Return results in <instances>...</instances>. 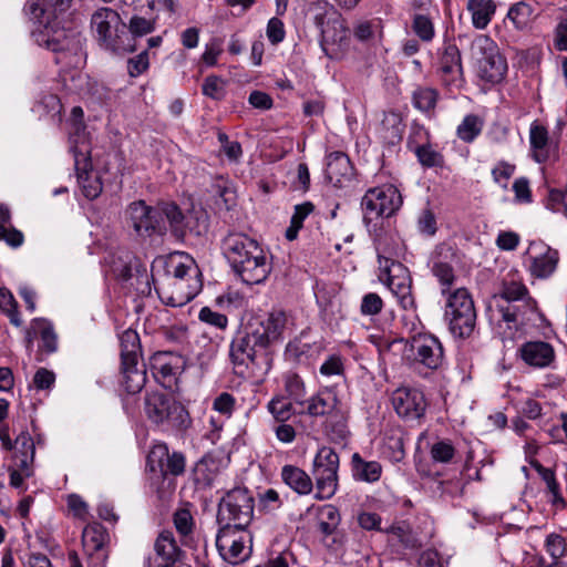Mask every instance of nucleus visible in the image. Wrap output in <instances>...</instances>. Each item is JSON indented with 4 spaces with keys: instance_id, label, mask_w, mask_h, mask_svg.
Returning a JSON list of instances; mask_svg holds the SVG:
<instances>
[{
    "instance_id": "nucleus-1",
    "label": "nucleus",
    "mask_w": 567,
    "mask_h": 567,
    "mask_svg": "<svg viewBox=\"0 0 567 567\" xmlns=\"http://www.w3.org/2000/svg\"><path fill=\"white\" fill-rule=\"evenodd\" d=\"M221 251L245 284H260L271 272V262L261 245L243 231H228L221 239Z\"/></svg>"
},
{
    "instance_id": "nucleus-2",
    "label": "nucleus",
    "mask_w": 567,
    "mask_h": 567,
    "mask_svg": "<svg viewBox=\"0 0 567 567\" xmlns=\"http://www.w3.org/2000/svg\"><path fill=\"white\" fill-rule=\"evenodd\" d=\"M73 0H38L29 7L31 14L43 24V31L38 41L52 52L62 54L56 56V63L64 58L76 55L81 49L80 35L73 29L60 27L59 16L64 14L72 6Z\"/></svg>"
},
{
    "instance_id": "nucleus-3",
    "label": "nucleus",
    "mask_w": 567,
    "mask_h": 567,
    "mask_svg": "<svg viewBox=\"0 0 567 567\" xmlns=\"http://www.w3.org/2000/svg\"><path fill=\"white\" fill-rule=\"evenodd\" d=\"M202 272L195 260L185 252H175L165 261V280L156 288L162 301L182 307L202 290Z\"/></svg>"
},
{
    "instance_id": "nucleus-4",
    "label": "nucleus",
    "mask_w": 567,
    "mask_h": 567,
    "mask_svg": "<svg viewBox=\"0 0 567 567\" xmlns=\"http://www.w3.org/2000/svg\"><path fill=\"white\" fill-rule=\"evenodd\" d=\"M308 19L320 31V47L332 60H341L350 48V31L346 19L329 2L318 0L309 4Z\"/></svg>"
},
{
    "instance_id": "nucleus-5",
    "label": "nucleus",
    "mask_w": 567,
    "mask_h": 567,
    "mask_svg": "<svg viewBox=\"0 0 567 567\" xmlns=\"http://www.w3.org/2000/svg\"><path fill=\"white\" fill-rule=\"evenodd\" d=\"M229 358L234 372L243 378L262 380L271 370L274 352L260 349L255 343L251 332L246 326L245 331L239 332L231 341Z\"/></svg>"
},
{
    "instance_id": "nucleus-6",
    "label": "nucleus",
    "mask_w": 567,
    "mask_h": 567,
    "mask_svg": "<svg viewBox=\"0 0 567 567\" xmlns=\"http://www.w3.org/2000/svg\"><path fill=\"white\" fill-rule=\"evenodd\" d=\"M144 411L147 419L163 431L184 433L192 425L186 408L173 396L161 392H146Z\"/></svg>"
},
{
    "instance_id": "nucleus-7",
    "label": "nucleus",
    "mask_w": 567,
    "mask_h": 567,
    "mask_svg": "<svg viewBox=\"0 0 567 567\" xmlns=\"http://www.w3.org/2000/svg\"><path fill=\"white\" fill-rule=\"evenodd\" d=\"M374 241L378 251L380 280L383 281L398 298L403 309H413L415 301L412 296V278L409 269L403 264L386 256L390 254L386 247V238L379 235Z\"/></svg>"
},
{
    "instance_id": "nucleus-8",
    "label": "nucleus",
    "mask_w": 567,
    "mask_h": 567,
    "mask_svg": "<svg viewBox=\"0 0 567 567\" xmlns=\"http://www.w3.org/2000/svg\"><path fill=\"white\" fill-rule=\"evenodd\" d=\"M91 28L104 49L118 54L135 51L133 37L115 10L106 7L97 9L91 17Z\"/></svg>"
},
{
    "instance_id": "nucleus-9",
    "label": "nucleus",
    "mask_w": 567,
    "mask_h": 567,
    "mask_svg": "<svg viewBox=\"0 0 567 567\" xmlns=\"http://www.w3.org/2000/svg\"><path fill=\"white\" fill-rule=\"evenodd\" d=\"M254 508L251 492L244 486L234 487L218 503L217 523L223 527L247 528L252 520Z\"/></svg>"
},
{
    "instance_id": "nucleus-10",
    "label": "nucleus",
    "mask_w": 567,
    "mask_h": 567,
    "mask_svg": "<svg viewBox=\"0 0 567 567\" xmlns=\"http://www.w3.org/2000/svg\"><path fill=\"white\" fill-rule=\"evenodd\" d=\"M445 317L454 336L467 338L476 323L474 301L465 288H458L447 297Z\"/></svg>"
},
{
    "instance_id": "nucleus-11",
    "label": "nucleus",
    "mask_w": 567,
    "mask_h": 567,
    "mask_svg": "<svg viewBox=\"0 0 567 567\" xmlns=\"http://www.w3.org/2000/svg\"><path fill=\"white\" fill-rule=\"evenodd\" d=\"M339 455L328 446L321 447L315 460L312 474L316 481L318 499L331 498L338 488Z\"/></svg>"
},
{
    "instance_id": "nucleus-12",
    "label": "nucleus",
    "mask_w": 567,
    "mask_h": 567,
    "mask_svg": "<svg viewBox=\"0 0 567 567\" xmlns=\"http://www.w3.org/2000/svg\"><path fill=\"white\" fill-rule=\"evenodd\" d=\"M403 199L400 190L393 184H383L369 188L362 198V208L365 218H389L402 206Z\"/></svg>"
},
{
    "instance_id": "nucleus-13",
    "label": "nucleus",
    "mask_w": 567,
    "mask_h": 567,
    "mask_svg": "<svg viewBox=\"0 0 567 567\" xmlns=\"http://www.w3.org/2000/svg\"><path fill=\"white\" fill-rule=\"evenodd\" d=\"M216 547L221 558L229 564L245 561L251 554V536L246 528L220 526Z\"/></svg>"
},
{
    "instance_id": "nucleus-14",
    "label": "nucleus",
    "mask_w": 567,
    "mask_h": 567,
    "mask_svg": "<svg viewBox=\"0 0 567 567\" xmlns=\"http://www.w3.org/2000/svg\"><path fill=\"white\" fill-rule=\"evenodd\" d=\"M405 354L413 363L430 370H437L444 361V350L440 340L429 333L412 336L405 344Z\"/></svg>"
},
{
    "instance_id": "nucleus-15",
    "label": "nucleus",
    "mask_w": 567,
    "mask_h": 567,
    "mask_svg": "<svg viewBox=\"0 0 567 567\" xmlns=\"http://www.w3.org/2000/svg\"><path fill=\"white\" fill-rule=\"evenodd\" d=\"M474 48L480 54L477 58L480 78L491 83L502 81L507 71V63L495 42L486 35H481L475 40Z\"/></svg>"
},
{
    "instance_id": "nucleus-16",
    "label": "nucleus",
    "mask_w": 567,
    "mask_h": 567,
    "mask_svg": "<svg viewBox=\"0 0 567 567\" xmlns=\"http://www.w3.org/2000/svg\"><path fill=\"white\" fill-rule=\"evenodd\" d=\"M287 320L284 311L274 310L266 317L252 318L247 327L255 343L259 344L260 349L271 350V347L282 339Z\"/></svg>"
},
{
    "instance_id": "nucleus-17",
    "label": "nucleus",
    "mask_w": 567,
    "mask_h": 567,
    "mask_svg": "<svg viewBox=\"0 0 567 567\" xmlns=\"http://www.w3.org/2000/svg\"><path fill=\"white\" fill-rule=\"evenodd\" d=\"M83 553L87 567H106L110 554V535L100 523L87 524L81 536Z\"/></svg>"
},
{
    "instance_id": "nucleus-18",
    "label": "nucleus",
    "mask_w": 567,
    "mask_h": 567,
    "mask_svg": "<svg viewBox=\"0 0 567 567\" xmlns=\"http://www.w3.org/2000/svg\"><path fill=\"white\" fill-rule=\"evenodd\" d=\"M146 467L151 473L163 472L177 477L185 473L186 457L182 452L169 453L166 443L155 442L147 454Z\"/></svg>"
},
{
    "instance_id": "nucleus-19",
    "label": "nucleus",
    "mask_w": 567,
    "mask_h": 567,
    "mask_svg": "<svg viewBox=\"0 0 567 567\" xmlns=\"http://www.w3.org/2000/svg\"><path fill=\"white\" fill-rule=\"evenodd\" d=\"M391 401L395 412L408 420L423 417L427 409L424 393L415 388H398L393 391Z\"/></svg>"
},
{
    "instance_id": "nucleus-20",
    "label": "nucleus",
    "mask_w": 567,
    "mask_h": 567,
    "mask_svg": "<svg viewBox=\"0 0 567 567\" xmlns=\"http://www.w3.org/2000/svg\"><path fill=\"white\" fill-rule=\"evenodd\" d=\"M442 83L449 90H460L463 86V68L460 50L455 44L444 48L439 62Z\"/></svg>"
},
{
    "instance_id": "nucleus-21",
    "label": "nucleus",
    "mask_w": 567,
    "mask_h": 567,
    "mask_svg": "<svg viewBox=\"0 0 567 567\" xmlns=\"http://www.w3.org/2000/svg\"><path fill=\"white\" fill-rule=\"evenodd\" d=\"M73 157L78 183L83 195L89 199H95L102 192V183L92 169L89 152L74 148Z\"/></svg>"
},
{
    "instance_id": "nucleus-22",
    "label": "nucleus",
    "mask_w": 567,
    "mask_h": 567,
    "mask_svg": "<svg viewBox=\"0 0 567 567\" xmlns=\"http://www.w3.org/2000/svg\"><path fill=\"white\" fill-rule=\"evenodd\" d=\"M130 224L138 236H151L159 229L161 213L144 202H134L127 209Z\"/></svg>"
},
{
    "instance_id": "nucleus-23",
    "label": "nucleus",
    "mask_w": 567,
    "mask_h": 567,
    "mask_svg": "<svg viewBox=\"0 0 567 567\" xmlns=\"http://www.w3.org/2000/svg\"><path fill=\"white\" fill-rule=\"evenodd\" d=\"M326 175L334 187H347L354 177V168L348 155L342 152H333L329 154Z\"/></svg>"
},
{
    "instance_id": "nucleus-24",
    "label": "nucleus",
    "mask_w": 567,
    "mask_h": 567,
    "mask_svg": "<svg viewBox=\"0 0 567 567\" xmlns=\"http://www.w3.org/2000/svg\"><path fill=\"white\" fill-rule=\"evenodd\" d=\"M518 353L520 359L533 368H547L555 361L554 347L545 341H527L523 343Z\"/></svg>"
},
{
    "instance_id": "nucleus-25",
    "label": "nucleus",
    "mask_w": 567,
    "mask_h": 567,
    "mask_svg": "<svg viewBox=\"0 0 567 567\" xmlns=\"http://www.w3.org/2000/svg\"><path fill=\"white\" fill-rule=\"evenodd\" d=\"M533 248H538L539 251L536 256L530 257V275L538 279H547L557 269L559 252L543 243L533 245Z\"/></svg>"
},
{
    "instance_id": "nucleus-26",
    "label": "nucleus",
    "mask_w": 567,
    "mask_h": 567,
    "mask_svg": "<svg viewBox=\"0 0 567 567\" xmlns=\"http://www.w3.org/2000/svg\"><path fill=\"white\" fill-rule=\"evenodd\" d=\"M120 385L127 394L140 393L146 384L147 373L145 364L138 361H121Z\"/></svg>"
},
{
    "instance_id": "nucleus-27",
    "label": "nucleus",
    "mask_w": 567,
    "mask_h": 567,
    "mask_svg": "<svg viewBox=\"0 0 567 567\" xmlns=\"http://www.w3.org/2000/svg\"><path fill=\"white\" fill-rule=\"evenodd\" d=\"M529 144L530 156L535 162L542 164L549 159L551 151L554 150L549 132L547 127L537 121L530 124Z\"/></svg>"
},
{
    "instance_id": "nucleus-28",
    "label": "nucleus",
    "mask_w": 567,
    "mask_h": 567,
    "mask_svg": "<svg viewBox=\"0 0 567 567\" xmlns=\"http://www.w3.org/2000/svg\"><path fill=\"white\" fill-rule=\"evenodd\" d=\"M154 549L159 559L158 567H173L183 556V550L169 530H164L157 536Z\"/></svg>"
},
{
    "instance_id": "nucleus-29",
    "label": "nucleus",
    "mask_w": 567,
    "mask_h": 567,
    "mask_svg": "<svg viewBox=\"0 0 567 567\" xmlns=\"http://www.w3.org/2000/svg\"><path fill=\"white\" fill-rule=\"evenodd\" d=\"M488 316L493 324L502 329L503 323L506 324V329L513 331L516 329L518 321V307L505 302L503 299L493 298L488 306Z\"/></svg>"
},
{
    "instance_id": "nucleus-30",
    "label": "nucleus",
    "mask_w": 567,
    "mask_h": 567,
    "mask_svg": "<svg viewBox=\"0 0 567 567\" xmlns=\"http://www.w3.org/2000/svg\"><path fill=\"white\" fill-rule=\"evenodd\" d=\"M493 298H499L509 303L524 301L530 310H535L537 306L536 301L529 296L527 287L516 280H504L499 292L494 295Z\"/></svg>"
},
{
    "instance_id": "nucleus-31",
    "label": "nucleus",
    "mask_w": 567,
    "mask_h": 567,
    "mask_svg": "<svg viewBox=\"0 0 567 567\" xmlns=\"http://www.w3.org/2000/svg\"><path fill=\"white\" fill-rule=\"evenodd\" d=\"M281 478L285 484L300 495H308L313 488L311 477L295 465H285L281 470Z\"/></svg>"
},
{
    "instance_id": "nucleus-32",
    "label": "nucleus",
    "mask_w": 567,
    "mask_h": 567,
    "mask_svg": "<svg viewBox=\"0 0 567 567\" xmlns=\"http://www.w3.org/2000/svg\"><path fill=\"white\" fill-rule=\"evenodd\" d=\"M353 477L357 481L374 483L380 480L382 466L377 461H365L359 453L351 458Z\"/></svg>"
},
{
    "instance_id": "nucleus-33",
    "label": "nucleus",
    "mask_w": 567,
    "mask_h": 567,
    "mask_svg": "<svg viewBox=\"0 0 567 567\" xmlns=\"http://www.w3.org/2000/svg\"><path fill=\"white\" fill-rule=\"evenodd\" d=\"M151 492L157 497L161 504L169 503L175 494L176 482L174 476L165 473H152L150 477Z\"/></svg>"
},
{
    "instance_id": "nucleus-34",
    "label": "nucleus",
    "mask_w": 567,
    "mask_h": 567,
    "mask_svg": "<svg viewBox=\"0 0 567 567\" xmlns=\"http://www.w3.org/2000/svg\"><path fill=\"white\" fill-rule=\"evenodd\" d=\"M466 8L472 14L473 25L480 30L489 24L496 11V4L493 0H468Z\"/></svg>"
},
{
    "instance_id": "nucleus-35",
    "label": "nucleus",
    "mask_w": 567,
    "mask_h": 567,
    "mask_svg": "<svg viewBox=\"0 0 567 567\" xmlns=\"http://www.w3.org/2000/svg\"><path fill=\"white\" fill-rule=\"evenodd\" d=\"M121 361L132 362L142 358V346L138 333L126 329L120 334Z\"/></svg>"
},
{
    "instance_id": "nucleus-36",
    "label": "nucleus",
    "mask_w": 567,
    "mask_h": 567,
    "mask_svg": "<svg viewBox=\"0 0 567 567\" xmlns=\"http://www.w3.org/2000/svg\"><path fill=\"white\" fill-rule=\"evenodd\" d=\"M178 357L171 351H158L150 359V365L155 375L171 378L176 374Z\"/></svg>"
},
{
    "instance_id": "nucleus-37",
    "label": "nucleus",
    "mask_w": 567,
    "mask_h": 567,
    "mask_svg": "<svg viewBox=\"0 0 567 567\" xmlns=\"http://www.w3.org/2000/svg\"><path fill=\"white\" fill-rule=\"evenodd\" d=\"M337 403L338 399L334 393L322 391L307 401L306 412L310 416H323L331 413L336 409Z\"/></svg>"
},
{
    "instance_id": "nucleus-38",
    "label": "nucleus",
    "mask_w": 567,
    "mask_h": 567,
    "mask_svg": "<svg viewBox=\"0 0 567 567\" xmlns=\"http://www.w3.org/2000/svg\"><path fill=\"white\" fill-rule=\"evenodd\" d=\"M404 125L402 118L398 113L390 112L384 114L380 125L381 137L388 144H396L402 140Z\"/></svg>"
},
{
    "instance_id": "nucleus-39",
    "label": "nucleus",
    "mask_w": 567,
    "mask_h": 567,
    "mask_svg": "<svg viewBox=\"0 0 567 567\" xmlns=\"http://www.w3.org/2000/svg\"><path fill=\"white\" fill-rule=\"evenodd\" d=\"M206 229V214L204 212L192 210L185 215L181 230H177L176 234L182 237L186 235L202 236Z\"/></svg>"
},
{
    "instance_id": "nucleus-40",
    "label": "nucleus",
    "mask_w": 567,
    "mask_h": 567,
    "mask_svg": "<svg viewBox=\"0 0 567 567\" xmlns=\"http://www.w3.org/2000/svg\"><path fill=\"white\" fill-rule=\"evenodd\" d=\"M535 8L524 1L513 4L507 13V18L514 23L518 30H524L535 19Z\"/></svg>"
},
{
    "instance_id": "nucleus-41",
    "label": "nucleus",
    "mask_w": 567,
    "mask_h": 567,
    "mask_svg": "<svg viewBox=\"0 0 567 567\" xmlns=\"http://www.w3.org/2000/svg\"><path fill=\"white\" fill-rule=\"evenodd\" d=\"M32 327L40 333V350L45 353L55 352L58 349V337L51 322L45 319L38 318L32 321Z\"/></svg>"
},
{
    "instance_id": "nucleus-42",
    "label": "nucleus",
    "mask_w": 567,
    "mask_h": 567,
    "mask_svg": "<svg viewBox=\"0 0 567 567\" xmlns=\"http://www.w3.org/2000/svg\"><path fill=\"white\" fill-rule=\"evenodd\" d=\"M484 121L475 114L466 115L456 128L457 137L465 142L472 143L482 133Z\"/></svg>"
},
{
    "instance_id": "nucleus-43",
    "label": "nucleus",
    "mask_w": 567,
    "mask_h": 567,
    "mask_svg": "<svg viewBox=\"0 0 567 567\" xmlns=\"http://www.w3.org/2000/svg\"><path fill=\"white\" fill-rule=\"evenodd\" d=\"M340 520L341 516L336 506L327 504L319 508V530L324 536L332 535L339 526Z\"/></svg>"
},
{
    "instance_id": "nucleus-44",
    "label": "nucleus",
    "mask_w": 567,
    "mask_h": 567,
    "mask_svg": "<svg viewBox=\"0 0 567 567\" xmlns=\"http://www.w3.org/2000/svg\"><path fill=\"white\" fill-rule=\"evenodd\" d=\"M439 100V92L433 87L419 86L413 92V105L425 113L433 112L435 110Z\"/></svg>"
},
{
    "instance_id": "nucleus-45",
    "label": "nucleus",
    "mask_w": 567,
    "mask_h": 567,
    "mask_svg": "<svg viewBox=\"0 0 567 567\" xmlns=\"http://www.w3.org/2000/svg\"><path fill=\"white\" fill-rule=\"evenodd\" d=\"M0 310L9 318L11 324L16 327L22 324L18 302L12 292L6 287L0 288Z\"/></svg>"
},
{
    "instance_id": "nucleus-46",
    "label": "nucleus",
    "mask_w": 567,
    "mask_h": 567,
    "mask_svg": "<svg viewBox=\"0 0 567 567\" xmlns=\"http://www.w3.org/2000/svg\"><path fill=\"white\" fill-rule=\"evenodd\" d=\"M411 28L415 35L423 42H431L435 35L432 19L423 12L414 13Z\"/></svg>"
},
{
    "instance_id": "nucleus-47",
    "label": "nucleus",
    "mask_w": 567,
    "mask_h": 567,
    "mask_svg": "<svg viewBox=\"0 0 567 567\" xmlns=\"http://www.w3.org/2000/svg\"><path fill=\"white\" fill-rule=\"evenodd\" d=\"M267 408L274 419L279 423L287 422L295 413L292 403L285 396L272 398L268 402Z\"/></svg>"
},
{
    "instance_id": "nucleus-48",
    "label": "nucleus",
    "mask_w": 567,
    "mask_h": 567,
    "mask_svg": "<svg viewBox=\"0 0 567 567\" xmlns=\"http://www.w3.org/2000/svg\"><path fill=\"white\" fill-rule=\"evenodd\" d=\"M285 390L289 398L298 404H303V396L306 394V388L302 379L296 372H287L284 375Z\"/></svg>"
},
{
    "instance_id": "nucleus-49",
    "label": "nucleus",
    "mask_w": 567,
    "mask_h": 567,
    "mask_svg": "<svg viewBox=\"0 0 567 567\" xmlns=\"http://www.w3.org/2000/svg\"><path fill=\"white\" fill-rule=\"evenodd\" d=\"M414 153L422 166L431 167H443L444 156L435 151L430 144L420 145L415 147Z\"/></svg>"
},
{
    "instance_id": "nucleus-50",
    "label": "nucleus",
    "mask_w": 567,
    "mask_h": 567,
    "mask_svg": "<svg viewBox=\"0 0 567 567\" xmlns=\"http://www.w3.org/2000/svg\"><path fill=\"white\" fill-rule=\"evenodd\" d=\"M432 274L440 281L442 293L445 295L455 281L453 267L447 262L436 261L433 264Z\"/></svg>"
},
{
    "instance_id": "nucleus-51",
    "label": "nucleus",
    "mask_w": 567,
    "mask_h": 567,
    "mask_svg": "<svg viewBox=\"0 0 567 567\" xmlns=\"http://www.w3.org/2000/svg\"><path fill=\"white\" fill-rule=\"evenodd\" d=\"M455 453V447L449 440L434 443L430 450L432 460L439 463H450L454 458Z\"/></svg>"
},
{
    "instance_id": "nucleus-52",
    "label": "nucleus",
    "mask_w": 567,
    "mask_h": 567,
    "mask_svg": "<svg viewBox=\"0 0 567 567\" xmlns=\"http://www.w3.org/2000/svg\"><path fill=\"white\" fill-rule=\"evenodd\" d=\"M202 92L213 100H223L225 96V81L217 75H208L204 80Z\"/></svg>"
},
{
    "instance_id": "nucleus-53",
    "label": "nucleus",
    "mask_w": 567,
    "mask_h": 567,
    "mask_svg": "<svg viewBox=\"0 0 567 567\" xmlns=\"http://www.w3.org/2000/svg\"><path fill=\"white\" fill-rule=\"evenodd\" d=\"M155 25L152 20L145 19L143 17L134 16L130 20V24L127 27V32L132 34L133 42L136 45V38L146 35L153 32Z\"/></svg>"
},
{
    "instance_id": "nucleus-54",
    "label": "nucleus",
    "mask_w": 567,
    "mask_h": 567,
    "mask_svg": "<svg viewBox=\"0 0 567 567\" xmlns=\"http://www.w3.org/2000/svg\"><path fill=\"white\" fill-rule=\"evenodd\" d=\"M173 522L176 530L183 535L187 536L193 532L194 519L193 516L187 508H179L174 513Z\"/></svg>"
},
{
    "instance_id": "nucleus-55",
    "label": "nucleus",
    "mask_w": 567,
    "mask_h": 567,
    "mask_svg": "<svg viewBox=\"0 0 567 567\" xmlns=\"http://www.w3.org/2000/svg\"><path fill=\"white\" fill-rule=\"evenodd\" d=\"M546 207L554 213H563L567 217L566 193L557 188L549 189Z\"/></svg>"
},
{
    "instance_id": "nucleus-56",
    "label": "nucleus",
    "mask_w": 567,
    "mask_h": 567,
    "mask_svg": "<svg viewBox=\"0 0 567 567\" xmlns=\"http://www.w3.org/2000/svg\"><path fill=\"white\" fill-rule=\"evenodd\" d=\"M516 166L507 162L497 163L492 169L493 181L503 188H507L509 178L514 175Z\"/></svg>"
},
{
    "instance_id": "nucleus-57",
    "label": "nucleus",
    "mask_w": 567,
    "mask_h": 567,
    "mask_svg": "<svg viewBox=\"0 0 567 567\" xmlns=\"http://www.w3.org/2000/svg\"><path fill=\"white\" fill-rule=\"evenodd\" d=\"M66 504H68V508L72 513L73 517L81 519L83 522L87 520V518L90 516L89 506L80 495H78V494L68 495Z\"/></svg>"
},
{
    "instance_id": "nucleus-58",
    "label": "nucleus",
    "mask_w": 567,
    "mask_h": 567,
    "mask_svg": "<svg viewBox=\"0 0 567 567\" xmlns=\"http://www.w3.org/2000/svg\"><path fill=\"white\" fill-rule=\"evenodd\" d=\"M161 214L165 215L167 220L169 221L171 227L174 233L181 230L182 224L184 221V217L186 214L179 209V207L174 203H166L161 208Z\"/></svg>"
},
{
    "instance_id": "nucleus-59",
    "label": "nucleus",
    "mask_w": 567,
    "mask_h": 567,
    "mask_svg": "<svg viewBox=\"0 0 567 567\" xmlns=\"http://www.w3.org/2000/svg\"><path fill=\"white\" fill-rule=\"evenodd\" d=\"M223 52V41L219 38L212 39L206 45L205 51L202 54V61L207 66H215L217 64L218 56Z\"/></svg>"
},
{
    "instance_id": "nucleus-60",
    "label": "nucleus",
    "mask_w": 567,
    "mask_h": 567,
    "mask_svg": "<svg viewBox=\"0 0 567 567\" xmlns=\"http://www.w3.org/2000/svg\"><path fill=\"white\" fill-rule=\"evenodd\" d=\"M198 318L200 321L214 326L218 329H226L228 324V319L224 313L213 311L208 307L202 308L199 311Z\"/></svg>"
},
{
    "instance_id": "nucleus-61",
    "label": "nucleus",
    "mask_w": 567,
    "mask_h": 567,
    "mask_svg": "<svg viewBox=\"0 0 567 567\" xmlns=\"http://www.w3.org/2000/svg\"><path fill=\"white\" fill-rule=\"evenodd\" d=\"M13 449L14 455H35L34 441L29 432L22 431L16 439Z\"/></svg>"
},
{
    "instance_id": "nucleus-62",
    "label": "nucleus",
    "mask_w": 567,
    "mask_h": 567,
    "mask_svg": "<svg viewBox=\"0 0 567 567\" xmlns=\"http://www.w3.org/2000/svg\"><path fill=\"white\" fill-rule=\"evenodd\" d=\"M383 301L378 293L370 292L362 298L361 312L365 316H374L381 312Z\"/></svg>"
},
{
    "instance_id": "nucleus-63",
    "label": "nucleus",
    "mask_w": 567,
    "mask_h": 567,
    "mask_svg": "<svg viewBox=\"0 0 567 567\" xmlns=\"http://www.w3.org/2000/svg\"><path fill=\"white\" fill-rule=\"evenodd\" d=\"M513 192L515 194L516 202L524 204L532 203V190L529 186V181L526 177H519L514 182Z\"/></svg>"
},
{
    "instance_id": "nucleus-64",
    "label": "nucleus",
    "mask_w": 567,
    "mask_h": 567,
    "mask_svg": "<svg viewBox=\"0 0 567 567\" xmlns=\"http://www.w3.org/2000/svg\"><path fill=\"white\" fill-rule=\"evenodd\" d=\"M546 547L547 551L550 556L557 560L563 557L566 551V542L565 538L558 534H550L546 538Z\"/></svg>"
}]
</instances>
